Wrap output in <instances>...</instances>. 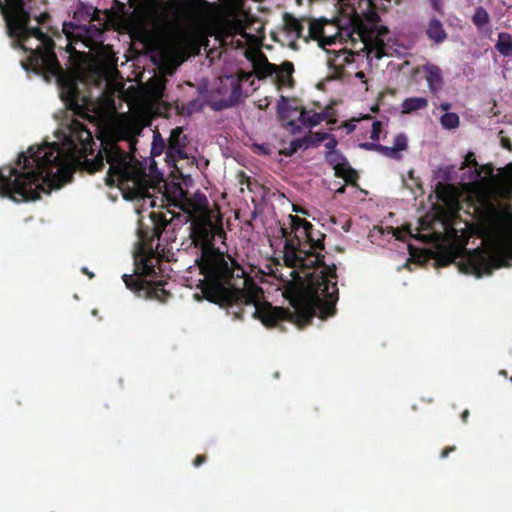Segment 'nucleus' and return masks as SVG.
I'll list each match as a JSON object with an SVG mask.
<instances>
[{"label":"nucleus","instance_id":"1","mask_svg":"<svg viewBox=\"0 0 512 512\" xmlns=\"http://www.w3.org/2000/svg\"><path fill=\"white\" fill-rule=\"evenodd\" d=\"M141 131L140 123L124 114L105 115L101 120V169L105 163L109 165L106 182L116 185L125 199L142 201V207H166L161 215L165 226L174 220L190 222V238L200 251L196 262L204 276L202 292L207 300L225 308L234 319L246 313L267 327L282 320L303 327L315 316L326 319L334 315L336 270L323 261L324 234L310 222L288 216V223L281 227L283 261L301 291L293 301L294 313L272 306L264 300L261 288L242 277L243 270L234 267L231 257L214 247L216 235L221 237L222 232L210 218L206 196L195 193L188 197L178 184L164 183L162 191L160 183L154 185L146 168L126 151L134 147Z\"/></svg>","mask_w":512,"mask_h":512},{"label":"nucleus","instance_id":"2","mask_svg":"<svg viewBox=\"0 0 512 512\" xmlns=\"http://www.w3.org/2000/svg\"><path fill=\"white\" fill-rule=\"evenodd\" d=\"M460 170V185L466 194L470 221L481 226V247L474 250L463 245L451 247L449 258L462 273L480 278L493 269L509 267L512 261V210L504 201H512V163L506 166L504 177L493 175L491 165L480 167L473 152H469ZM469 220L465 223L468 225Z\"/></svg>","mask_w":512,"mask_h":512},{"label":"nucleus","instance_id":"3","mask_svg":"<svg viewBox=\"0 0 512 512\" xmlns=\"http://www.w3.org/2000/svg\"><path fill=\"white\" fill-rule=\"evenodd\" d=\"M52 142L32 145L14 165L0 168V195L16 202L49 195L72 178L81 158L92 149V133L80 121L67 119Z\"/></svg>","mask_w":512,"mask_h":512},{"label":"nucleus","instance_id":"4","mask_svg":"<svg viewBox=\"0 0 512 512\" xmlns=\"http://www.w3.org/2000/svg\"><path fill=\"white\" fill-rule=\"evenodd\" d=\"M32 0H0V10L6 22L9 36L14 45L27 53L21 60L24 70L42 75L47 82L54 81L59 88L61 100L74 114L88 118V113L96 108L94 102L85 95V71L80 63L73 64L70 70H64L54 52L53 37L62 35L57 29L50 28V33L38 27L30 26Z\"/></svg>","mask_w":512,"mask_h":512},{"label":"nucleus","instance_id":"5","mask_svg":"<svg viewBox=\"0 0 512 512\" xmlns=\"http://www.w3.org/2000/svg\"><path fill=\"white\" fill-rule=\"evenodd\" d=\"M351 4L354 18L346 27L336 26L339 43H345L339 49L327 50L330 54L328 65L329 79L343 80L366 62L370 65L373 58L393 55L392 46L385 43L388 30L380 26L377 10H386L391 0H353Z\"/></svg>","mask_w":512,"mask_h":512},{"label":"nucleus","instance_id":"6","mask_svg":"<svg viewBox=\"0 0 512 512\" xmlns=\"http://www.w3.org/2000/svg\"><path fill=\"white\" fill-rule=\"evenodd\" d=\"M283 37L285 43L293 49L297 48L296 42L300 38L305 42L309 39L317 41L322 48H326L327 45H341L334 24L320 20L297 19L291 14L283 16Z\"/></svg>","mask_w":512,"mask_h":512},{"label":"nucleus","instance_id":"7","mask_svg":"<svg viewBox=\"0 0 512 512\" xmlns=\"http://www.w3.org/2000/svg\"><path fill=\"white\" fill-rule=\"evenodd\" d=\"M92 20L93 18H90L88 24H78L74 21L63 23L62 33L66 41V52L70 54V58H76L79 62H85L87 54L77 50L76 46L98 50L104 42V24H94Z\"/></svg>","mask_w":512,"mask_h":512},{"label":"nucleus","instance_id":"8","mask_svg":"<svg viewBox=\"0 0 512 512\" xmlns=\"http://www.w3.org/2000/svg\"><path fill=\"white\" fill-rule=\"evenodd\" d=\"M164 152L165 161L170 167H173L177 172L182 173L183 166L179 165L181 161L188 162V140L183 130L180 127L173 129L168 138V143L161 136L158 131L153 133V141L151 145V155L153 158L161 156Z\"/></svg>","mask_w":512,"mask_h":512},{"label":"nucleus","instance_id":"9","mask_svg":"<svg viewBox=\"0 0 512 512\" xmlns=\"http://www.w3.org/2000/svg\"><path fill=\"white\" fill-rule=\"evenodd\" d=\"M153 249L147 248L143 243H139L134 252L135 271L143 278H133L132 275L124 274L122 279L126 287L132 291L140 292L150 289V282L144 278L154 277L156 275L155 264L157 263Z\"/></svg>","mask_w":512,"mask_h":512},{"label":"nucleus","instance_id":"10","mask_svg":"<svg viewBox=\"0 0 512 512\" xmlns=\"http://www.w3.org/2000/svg\"><path fill=\"white\" fill-rule=\"evenodd\" d=\"M250 23V16L241 8L235 7L231 9L229 17L223 22L219 37L227 42L229 38L239 35L244 41L252 42L254 36L246 31L247 25Z\"/></svg>","mask_w":512,"mask_h":512},{"label":"nucleus","instance_id":"11","mask_svg":"<svg viewBox=\"0 0 512 512\" xmlns=\"http://www.w3.org/2000/svg\"><path fill=\"white\" fill-rule=\"evenodd\" d=\"M244 80L247 81L246 76ZM242 81L243 78L235 74L219 78L217 91L226 105H233L242 99Z\"/></svg>","mask_w":512,"mask_h":512},{"label":"nucleus","instance_id":"12","mask_svg":"<svg viewBox=\"0 0 512 512\" xmlns=\"http://www.w3.org/2000/svg\"><path fill=\"white\" fill-rule=\"evenodd\" d=\"M326 160L335 170L336 176L343 178L347 182H353L357 178L356 171L338 150L327 151Z\"/></svg>","mask_w":512,"mask_h":512},{"label":"nucleus","instance_id":"13","mask_svg":"<svg viewBox=\"0 0 512 512\" xmlns=\"http://www.w3.org/2000/svg\"><path fill=\"white\" fill-rule=\"evenodd\" d=\"M277 111L280 118L283 121H287L284 125L291 134L301 132V126L295 121V118H297L299 114L298 108L293 106L289 99L282 96L277 103Z\"/></svg>","mask_w":512,"mask_h":512},{"label":"nucleus","instance_id":"14","mask_svg":"<svg viewBox=\"0 0 512 512\" xmlns=\"http://www.w3.org/2000/svg\"><path fill=\"white\" fill-rule=\"evenodd\" d=\"M359 146L366 150H378L383 155L393 159H400V152L407 148V137L403 133L396 135L393 146H383L369 142L361 143Z\"/></svg>","mask_w":512,"mask_h":512},{"label":"nucleus","instance_id":"15","mask_svg":"<svg viewBox=\"0 0 512 512\" xmlns=\"http://www.w3.org/2000/svg\"><path fill=\"white\" fill-rule=\"evenodd\" d=\"M423 73L430 92L435 95L440 93L444 85L441 68L434 64H426L423 66Z\"/></svg>","mask_w":512,"mask_h":512},{"label":"nucleus","instance_id":"16","mask_svg":"<svg viewBox=\"0 0 512 512\" xmlns=\"http://www.w3.org/2000/svg\"><path fill=\"white\" fill-rule=\"evenodd\" d=\"M327 113L326 112H314L312 110L301 109L297 116V119L300 123L308 129H311L321 122L326 120Z\"/></svg>","mask_w":512,"mask_h":512},{"label":"nucleus","instance_id":"17","mask_svg":"<svg viewBox=\"0 0 512 512\" xmlns=\"http://www.w3.org/2000/svg\"><path fill=\"white\" fill-rule=\"evenodd\" d=\"M394 235L399 240L406 241V238L409 237V238H416V239L422 241L423 243L431 242V243L437 244L440 239V235L438 233L430 232V231L427 233L418 232L416 235H414L411 230H404V231L397 230L394 233Z\"/></svg>","mask_w":512,"mask_h":512},{"label":"nucleus","instance_id":"18","mask_svg":"<svg viewBox=\"0 0 512 512\" xmlns=\"http://www.w3.org/2000/svg\"><path fill=\"white\" fill-rule=\"evenodd\" d=\"M426 34L430 40L439 44L446 40L447 34L442 23L437 19H431L426 29Z\"/></svg>","mask_w":512,"mask_h":512},{"label":"nucleus","instance_id":"19","mask_svg":"<svg viewBox=\"0 0 512 512\" xmlns=\"http://www.w3.org/2000/svg\"><path fill=\"white\" fill-rule=\"evenodd\" d=\"M428 106V100L424 97H411L402 102V112L412 113L418 110L425 109Z\"/></svg>","mask_w":512,"mask_h":512},{"label":"nucleus","instance_id":"20","mask_svg":"<svg viewBox=\"0 0 512 512\" xmlns=\"http://www.w3.org/2000/svg\"><path fill=\"white\" fill-rule=\"evenodd\" d=\"M495 47L504 57L512 56V35L505 32L499 33Z\"/></svg>","mask_w":512,"mask_h":512},{"label":"nucleus","instance_id":"21","mask_svg":"<svg viewBox=\"0 0 512 512\" xmlns=\"http://www.w3.org/2000/svg\"><path fill=\"white\" fill-rule=\"evenodd\" d=\"M272 72L276 74L278 80L285 84L289 81L293 71L294 66L291 62H283L281 65H270Z\"/></svg>","mask_w":512,"mask_h":512},{"label":"nucleus","instance_id":"22","mask_svg":"<svg viewBox=\"0 0 512 512\" xmlns=\"http://www.w3.org/2000/svg\"><path fill=\"white\" fill-rule=\"evenodd\" d=\"M307 140H304L303 138L295 139L291 141L288 146L283 147L280 152L284 154L285 156H292L295 154L299 149H307L306 147Z\"/></svg>","mask_w":512,"mask_h":512},{"label":"nucleus","instance_id":"23","mask_svg":"<svg viewBox=\"0 0 512 512\" xmlns=\"http://www.w3.org/2000/svg\"><path fill=\"white\" fill-rule=\"evenodd\" d=\"M440 123L445 129H455L459 126L460 119L456 113L446 112L440 118Z\"/></svg>","mask_w":512,"mask_h":512},{"label":"nucleus","instance_id":"24","mask_svg":"<svg viewBox=\"0 0 512 512\" xmlns=\"http://www.w3.org/2000/svg\"><path fill=\"white\" fill-rule=\"evenodd\" d=\"M472 20L477 27H483L488 24L490 18L488 12L484 8L478 7L473 15Z\"/></svg>","mask_w":512,"mask_h":512},{"label":"nucleus","instance_id":"25","mask_svg":"<svg viewBox=\"0 0 512 512\" xmlns=\"http://www.w3.org/2000/svg\"><path fill=\"white\" fill-rule=\"evenodd\" d=\"M326 138H328V133H315L311 134L310 136L304 137V140H307L306 147L309 148L312 146H317Z\"/></svg>","mask_w":512,"mask_h":512},{"label":"nucleus","instance_id":"26","mask_svg":"<svg viewBox=\"0 0 512 512\" xmlns=\"http://www.w3.org/2000/svg\"><path fill=\"white\" fill-rule=\"evenodd\" d=\"M165 90V81L162 79H159L156 81L155 85L151 89V94L153 98L156 100H161L163 97V93Z\"/></svg>","mask_w":512,"mask_h":512},{"label":"nucleus","instance_id":"27","mask_svg":"<svg viewBox=\"0 0 512 512\" xmlns=\"http://www.w3.org/2000/svg\"><path fill=\"white\" fill-rule=\"evenodd\" d=\"M381 131H382V122L374 121L372 123V128H371V132H370V138L373 141H378L380 139Z\"/></svg>","mask_w":512,"mask_h":512},{"label":"nucleus","instance_id":"28","mask_svg":"<svg viewBox=\"0 0 512 512\" xmlns=\"http://www.w3.org/2000/svg\"><path fill=\"white\" fill-rule=\"evenodd\" d=\"M327 142L325 143V147L328 149V151L336 150L337 146V140L334 137H331L328 134V138H326Z\"/></svg>","mask_w":512,"mask_h":512},{"label":"nucleus","instance_id":"29","mask_svg":"<svg viewBox=\"0 0 512 512\" xmlns=\"http://www.w3.org/2000/svg\"><path fill=\"white\" fill-rule=\"evenodd\" d=\"M34 17H35V20H36L38 25L39 24L43 25L47 21V19L49 18V15L47 13H43V14H41L39 16H35L34 15Z\"/></svg>","mask_w":512,"mask_h":512},{"label":"nucleus","instance_id":"30","mask_svg":"<svg viewBox=\"0 0 512 512\" xmlns=\"http://www.w3.org/2000/svg\"><path fill=\"white\" fill-rule=\"evenodd\" d=\"M430 3H431V5H432V7H433L436 11H438V12H440V11H441V9H442V2H441V0H430Z\"/></svg>","mask_w":512,"mask_h":512},{"label":"nucleus","instance_id":"31","mask_svg":"<svg viewBox=\"0 0 512 512\" xmlns=\"http://www.w3.org/2000/svg\"><path fill=\"white\" fill-rule=\"evenodd\" d=\"M354 75H355L356 78L360 79L362 81V83H364V84L366 83L365 73L362 70L355 71Z\"/></svg>","mask_w":512,"mask_h":512},{"label":"nucleus","instance_id":"32","mask_svg":"<svg viewBox=\"0 0 512 512\" xmlns=\"http://www.w3.org/2000/svg\"><path fill=\"white\" fill-rule=\"evenodd\" d=\"M204 462H205V457H204V456H202V455H199V456H197V457L195 458V460H194V465H195L196 467H198V466H200V465H201L202 463H204Z\"/></svg>","mask_w":512,"mask_h":512},{"label":"nucleus","instance_id":"33","mask_svg":"<svg viewBox=\"0 0 512 512\" xmlns=\"http://www.w3.org/2000/svg\"><path fill=\"white\" fill-rule=\"evenodd\" d=\"M455 450V446H451V447H448L446 448L445 450H443L442 454H441V457L442 458H446L448 456V454L451 452V451H454Z\"/></svg>","mask_w":512,"mask_h":512},{"label":"nucleus","instance_id":"34","mask_svg":"<svg viewBox=\"0 0 512 512\" xmlns=\"http://www.w3.org/2000/svg\"><path fill=\"white\" fill-rule=\"evenodd\" d=\"M450 108H451V104L447 103V102L441 103L439 106V109H441L442 111H448Z\"/></svg>","mask_w":512,"mask_h":512},{"label":"nucleus","instance_id":"35","mask_svg":"<svg viewBox=\"0 0 512 512\" xmlns=\"http://www.w3.org/2000/svg\"><path fill=\"white\" fill-rule=\"evenodd\" d=\"M82 271L89 276V278H93L94 274L92 272H89L87 268H83Z\"/></svg>","mask_w":512,"mask_h":512},{"label":"nucleus","instance_id":"36","mask_svg":"<svg viewBox=\"0 0 512 512\" xmlns=\"http://www.w3.org/2000/svg\"><path fill=\"white\" fill-rule=\"evenodd\" d=\"M468 415H469L468 410H465V411L463 412V414H462V419L465 421V420L467 419Z\"/></svg>","mask_w":512,"mask_h":512},{"label":"nucleus","instance_id":"37","mask_svg":"<svg viewBox=\"0 0 512 512\" xmlns=\"http://www.w3.org/2000/svg\"><path fill=\"white\" fill-rule=\"evenodd\" d=\"M408 248H409L410 254L413 255L414 252H413V246L411 243H408Z\"/></svg>","mask_w":512,"mask_h":512},{"label":"nucleus","instance_id":"38","mask_svg":"<svg viewBox=\"0 0 512 512\" xmlns=\"http://www.w3.org/2000/svg\"><path fill=\"white\" fill-rule=\"evenodd\" d=\"M345 191V187H341L337 190V193H343Z\"/></svg>","mask_w":512,"mask_h":512},{"label":"nucleus","instance_id":"39","mask_svg":"<svg viewBox=\"0 0 512 512\" xmlns=\"http://www.w3.org/2000/svg\"><path fill=\"white\" fill-rule=\"evenodd\" d=\"M462 209H463V206H462V205H460V204H457V210H458V212H459L460 210H462Z\"/></svg>","mask_w":512,"mask_h":512},{"label":"nucleus","instance_id":"40","mask_svg":"<svg viewBox=\"0 0 512 512\" xmlns=\"http://www.w3.org/2000/svg\"><path fill=\"white\" fill-rule=\"evenodd\" d=\"M421 228H422V230H427V229H428V228H426V227L424 226V223H423V222L421 223Z\"/></svg>","mask_w":512,"mask_h":512},{"label":"nucleus","instance_id":"41","mask_svg":"<svg viewBox=\"0 0 512 512\" xmlns=\"http://www.w3.org/2000/svg\"><path fill=\"white\" fill-rule=\"evenodd\" d=\"M78 13H79V12H75V14H74V19H76V18H77V14H78Z\"/></svg>","mask_w":512,"mask_h":512},{"label":"nucleus","instance_id":"42","mask_svg":"<svg viewBox=\"0 0 512 512\" xmlns=\"http://www.w3.org/2000/svg\"><path fill=\"white\" fill-rule=\"evenodd\" d=\"M511 382H512V377L510 378Z\"/></svg>","mask_w":512,"mask_h":512},{"label":"nucleus","instance_id":"43","mask_svg":"<svg viewBox=\"0 0 512 512\" xmlns=\"http://www.w3.org/2000/svg\"><path fill=\"white\" fill-rule=\"evenodd\" d=\"M127 1L129 2L130 0H127Z\"/></svg>","mask_w":512,"mask_h":512}]
</instances>
